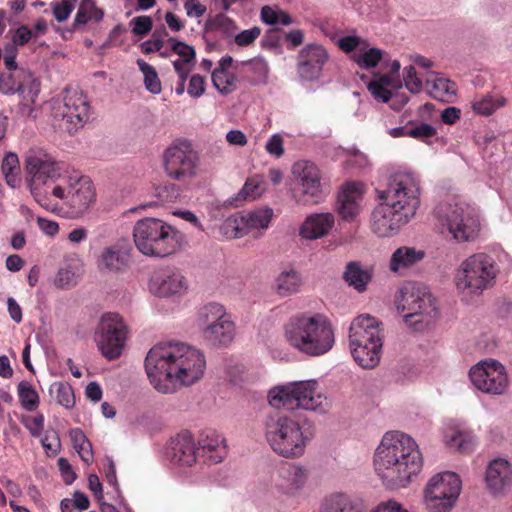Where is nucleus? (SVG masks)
<instances>
[{"instance_id": "nucleus-43", "label": "nucleus", "mask_w": 512, "mask_h": 512, "mask_svg": "<svg viewBox=\"0 0 512 512\" xmlns=\"http://www.w3.org/2000/svg\"><path fill=\"white\" fill-rule=\"evenodd\" d=\"M320 512H363V506L352 496L336 493L326 499Z\"/></svg>"}, {"instance_id": "nucleus-52", "label": "nucleus", "mask_w": 512, "mask_h": 512, "mask_svg": "<svg viewBox=\"0 0 512 512\" xmlns=\"http://www.w3.org/2000/svg\"><path fill=\"white\" fill-rule=\"evenodd\" d=\"M211 78L214 88L223 95H228L236 90L237 76L228 70L215 69Z\"/></svg>"}, {"instance_id": "nucleus-16", "label": "nucleus", "mask_w": 512, "mask_h": 512, "mask_svg": "<svg viewBox=\"0 0 512 512\" xmlns=\"http://www.w3.org/2000/svg\"><path fill=\"white\" fill-rule=\"evenodd\" d=\"M0 91L10 95L19 93L21 103L19 111L22 116L34 118L35 102L40 92V83L26 70L9 72L0 76Z\"/></svg>"}, {"instance_id": "nucleus-54", "label": "nucleus", "mask_w": 512, "mask_h": 512, "mask_svg": "<svg viewBox=\"0 0 512 512\" xmlns=\"http://www.w3.org/2000/svg\"><path fill=\"white\" fill-rule=\"evenodd\" d=\"M137 65L143 73L146 89L153 94H159L162 91V85L155 68L142 59L137 60Z\"/></svg>"}, {"instance_id": "nucleus-19", "label": "nucleus", "mask_w": 512, "mask_h": 512, "mask_svg": "<svg viewBox=\"0 0 512 512\" xmlns=\"http://www.w3.org/2000/svg\"><path fill=\"white\" fill-rule=\"evenodd\" d=\"M329 60L326 48L318 43L304 46L298 56V74L306 81H313L320 77L324 65Z\"/></svg>"}, {"instance_id": "nucleus-64", "label": "nucleus", "mask_w": 512, "mask_h": 512, "mask_svg": "<svg viewBox=\"0 0 512 512\" xmlns=\"http://www.w3.org/2000/svg\"><path fill=\"white\" fill-rule=\"evenodd\" d=\"M206 91L205 80L202 76L195 74L189 79L187 93L192 98H200Z\"/></svg>"}, {"instance_id": "nucleus-42", "label": "nucleus", "mask_w": 512, "mask_h": 512, "mask_svg": "<svg viewBox=\"0 0 512 512\" xmlns=\"http://www.w3.org/2000/svg\"><path fill=\"white\" fill-rule=\"evenodd\" d=\"M204 455H206L211 462L219 463L227 455L226 440L220 434L211 432L205 435L199 442Z\"/></svg>"}, {"instance_id": "nucleus-40", "label": "nucleus", "mask_w": 512, "mask_h": 512, "mask_svg": "<svg viewBox=\"0 0 512 512\" xmlns=\"http://www.w3.org/2000/svg\"><path fill=\"white\" fill-rule=\"evenodd\" d=\"M350 351L353 356L355 362L365 369H373L375 368L381 359L382 352V342L370 344V343H360V351L363 355L358 354L359 348L356 345H349Z\"/></svg>"}, {"instance_id": "nucleus-47", "label": "nucleus", "mask_w": 512, "mask_h": 512, "mask_svg": "<svg viewBox=\"0 0 512 512\" xmlns=\"http://www.w3.org/2000/svg\"><path fill=\"white\" fill-rule=\"evenodd\" d=\"M49 395L58 405L65 409H72L75 406L74 389L68 382H53L49 387Z\"/></svg>"}, {"instance_id": "nucleus-10", "label": "nucleus", "mask_w": 512, "mask_h": 512, "mask_svg": "<svg viewBox=\"0 0 512 512\" xmlns=\"http://www.w3.org/2000/svg\"><path fill=\"white\" fill-rule=\"evenodd\" d=\"M291 174L294 190L301 201L310 204L321 203L329 193V182L317 164L309 160L296 161Z\"/></svg>"}, {"instance_id": "nucleus-22", "label": "nucleus", "mask_w": 512, "mask_h": 512, "mask_svg": "<svg viewBox=\"0 0 512 512\" xmlns=\"http://www.w3.org/2000/svg\"><path fill=\"white\" fill-rule=\"evenodd\" d=\"M409 222V219L382 201L371 215L372 231L379 237H392Z\"/></svg>"}, {"instance_id": "nucleus-15", "label": "nucleus", "mask_w": 512, "mask_h": 512, "mask_svg": "<svg viewBox=\"0 0 512 512\" xmlns=\"http://www.w3.org/2000/svg\"><path fill=\"white\" fill-rule=\"evenodd\" d=\"M127 336V326L120 315L116 313L102 315L95 332V342L106 359L115 360L121 356Z\"/></svg>"}, {"instance_id": "nucleus-58", "label": "nucleus", "mask_w": 512, "mask_h": 512, "mask_svg": "<svg viewBox=\"0 0 512 512\" xmlns=\"http://www.w3.org/2000/svg\"><path fill=\"white\" fill-rule=\"evenodd\" d=\"M404 84L406 88L413 94H418L423 89V81L418 77L415 67L409 65L404 68Z\"/></svg>"}, {"instance_id": "nucleus-53", "label": "nucleus", "mask_w": 512, "mask_h": 512, "mask_svg": "<svg viewBox=\"0 0 512 512\" xmlns=\"http://www.w3.org/2000/svg\"><path fill=\"white\" fill-rule=\"evenodd\" d=\"M18 398L21 406L27 411H34L39 405V395L32 384L21 381L17 386Z\"/></svg>"}, {"instance_id": "nucleus-7", "label": "nucleus", "mask_w": 512, "mask_h": 512, "mask_svg": "<svg viewBox=\"0 0 512 512\" xmlns=\"http://www.w3.org/2000/svg\"><path fill=\"white\" fill-rule=\"evenodd\" d=\"M133 240L138 251L150 257H167L180 251L183 236L172 226L157 218H144L133 228Z\"/></svg>"}, {"instance_id": "nucleus-32", "label": "nucleus", "mask_w": 512, "mask_h": 512, "mask_svg": "<svg viewBox=\"0 0 512 512\" xmlns=\"http://www.w3.org/2000/svg\"><path fill=\"white\" fill-rule=\"evenodd\" d=\"M303 284L301 273L293 267H287L274 277L272 289L280 297H290L300 293Z\"/></svg>"}, {"instance_id": "nucleus-51", "label": "nucleus", "mask_w": 512, "mask_h": 512, "mask_svg": "<svg viewBox=\"0 0 512 512\" xmlns=\"http://www.w3.org/2000/svg\"><path fill=\"white\" fill-rule=\"evenodd\" d=\"M266 190V182L263 176L255 175L248 178L239 191L236 201L255 200Z\"/></svg>"}, {"instance_id": "nucleus-35", "label": "nucleus", "mask_w": 512, "mask_h": 512, "mask_svg": "<svg viewBox=\"0 0 512 512\" xmlns=\"http://www.w3.org/2000/svg\"><path fill=\"white\" fill-rule=\"evenodd\" d=\"M443 442L452 451L470 453L477 445V438L469 430L447 426L443 431Z\"/></svg>"}, {"instance_id": "nucleus-59", "label": "nucleus", "mask_w": 512, "mask_h": 512, "mask_svg": "<svg viewBox=\"0 0 512 512\" xmlns=\"http://www.w3.org/2000/svg\"><path fill=\"white\" fill-rule=\"evenodd\" d=\"M435 135L436 129L428 123H420L419 125L411 127L408 132V137L415 138L426 143Z\"/></svg>"}, {"instance_id": "nucleus-45", "label": "nucleus", "mask_w": 512, "mask_h": 512, "mask_svg": "<svg viewBox=\"0 0 512 512\" xmlns=\"http://www.w3.org/2000/svg\"><path fill=\"white\" fill-rule=\"evenodd\" d=\"M345 281L349 286L356 289L358 292H364L367 289L368 283L371 281V272L364 269L358 262H350L346 266L343 275Z\"/></svg>"}, {"instance_id": "nucleus-24", "label": "nucleus", "mask_w": 512, "mask_h": 512, "mask_svg": "<svg viewBox=\"0 0 512 512\" xmlns=\"http://www.w3.org/2000/svg\"><path fill=\"white\" fill-rule=\"evenodd\" d=\"M197 447L193 436L189 432H182L171 439L166 456L170 462L178 467H191L197 461Z\"/></svg>"}, {"instance_id": "nucleus-6", "label": "nucleus", "mask_w": 512, "mask_h": 512, "mask_svg": "<svg viewBox=\"0 0 512 512\" xmlns=\"http://www.w3.org/2000/svg\"><path fill=\"white\" fill-rule=\"evenodd\" d=\"M268 402L276 409L324 412L330 406L326 393L316 379L293 381L273 387Z\"/></svg>"}, {"instance_id": "nucleus-2", "label": "nucleus", "mask_w": 512, "mask_h": 512, "mask_svg": "<svg viewBox=\"0 0 512 512\" xmlns=\"http://www.w3.org/2000/svg\"><path fill=\"white\" fill-rule=\"evenodd\" d=\"M376 475L388 489L408 487L423 467V457L416 441L409 435L387 432L374 453Z\"/></svg>"}, {"instance_id": "nucleus-30", "label": "nucleus", "mask_w": 512, "mask_h": 512, "mask_svg": "<svg viewBox=\"0 0 512 512\" xmlns=\"http://www.w3.org/2000/svg\"><path fill=\"white\" fill-rule=\"evenodd\" d=\"M308 481V472L301 466L291 467L276 484V491L281 497H300Z\"/></svg>"}, {"instance_id": "nucleus-11", "label": "nucleus", "mask_w": 512, "mask_h": 512, "mask_svg": "<svg viewBox=\"0 0 512 512\" xmlns=\"http://www.w3.org/2000/svg\"><path fill=\"white\" fill-rule=\"evenodd\" d=\"M460 477L451 471L435 474L424 489V505L429 512H449L461 493Z\"/></svg>"}, {"instance_id": "nucleus-20", "label": "nucleus", "mask_w": 512, "mask_h": 512, "mask_svg": "<svg viewBox=\"0 0 512 512\" xmlns=\"http://www.w3.org/2000/svg\"><path fill=\"white\" fill-rule=\"evenodd\" d=\"M187 289L188 280L181 271L174 268L166 267L156 271L149 281V290L159 297L180 295Z\"/></svg>"}, {"instance_id": "nucleus-46", "label": "nucleus", "mask_w": 512, "mask_h": 512, "mask_svg": "<svg viewBox=\"0 0 512 512\" xmlns=\"http://www.w3.org/2000/svg\"><path fill=\"white\" fill-rule=\"evenodd\" d=\"M384 50L370 43L368 40L359 53L352 56V61L361 69L375 68L384 57Z\"/></svg>"}, {"instance_id": "nucleus-33", "label": "nucleus", "mask_w": 512, "mask_h": 512, "mask_svg": "<svg viewBox=\"0 0 512 512\" xmlns=\"http://www.w3.org/2000/svg\"><path fill=\"white\" fill-rule=\"evenodd\" d=\"M274 212L270 207L259 208L243 213L241 225L246 235L251 234L254 237L262 236L273 219Z\"/></svg>"}, {"instance_id": "nucleus-49", "label": "nucleus", "mask_w": 512, "mask_h": 512, "mask_svg": "<svg viewBox=\"0 0 512 512\" xmlns=\"http://www.w3.org/2000/svg\"><path fill=\"white\" fill-rule=\"evenodd\" d=\"M69 436L71 438L73 447L77 451L81 460L85 464L90 465L94 459L92 445L83 431L79 428H72L69 431Z\"/></svg>"}, {"instance_id": "nucleus-61", "label": "nucleus", "mask_w": 512, "mask_h": 512, "mask_svg": "<svg viewBox=\"0 0 512 512\" xmlns=\"http://www.w3.org/2000/svg\"><path fill=\"white\" fill-rule=\"evenodd\" d=\"M23 425L33 437H41L44 430V416L42 414L26 416L22 419Z\"/></svg>"}, {"instance_id": "nucleus-26", "label": "nucleus", "mask_w": 512, "mask_h": 512, "mask_svg": "<svg viewBox=\"0 0 512 512\" xmlns=\"http://www.w3.org/2000/svg\"><path fill=\"white\" fill-rule=\"evenodd\" d=\"M95 202V187L88 177L82 176L64 204L70 208L74 216H82L92 208Z\"/></svg>"}, {"instance_id": "nucleus-18", "label": "nucleus", "mask_w": 512, "mask_h": 512, "mask_svg": "<svg viewBox=\"0 0 512 512\" xmlns=\"http://www.w3.org/2000/svg\"><path fill=\"white\" fill-rule=\"evenodd\" d=\"M469 378L475 388L490 395L504 394L509 385L504 365L490 358L473 365L469 371Z\"/></svg>"}, {"instance_id": "nucleus-12", "label": "nucleus", "mask_w": 512, "mask_h": 512, "mask_svg": "<svg viewBox=\"0 0 512 512\" xmlns=\"http://www.w3.org/2000/svg\"><path fill=\"white\" fill-rule=\"evenodd\" d=\"M397 309L406 319L420 316V322L430 324L437 316L436 299L429 288L421 283L403 285L396 297Z\"/></svg>"}, {"instance_id": "nucleus-31", "label": "nucleus", "mask_w": 512, "mask_h": 512, "mask_svg": "<svg viewBox=\"0 0 512 512\" xmlns=\"http://www.w3.org/2000/svg\"><path fill=\"white\" fill-rule=\"evenodd\" d=\"M82 176L83 175L66 163L59 176L50 181L49 185H46L47 193L51 197L65 203Z\"/></svg>"}, {"instance_id": "nucleus-25", "label": "nucleus", "mask_w": 512, "mask_h": 512, "mask_svg": "<svg viewBox=\"0 0 512 512\" xmlns=\"http://www.w3.org/2000/svg\"><path fill=\"white\" fill-rule=\"evenodd\" d=\"M400 87V80L392 75H376L368 84V90L376 100L383 103L392 100L393 108H397L396 104L403 106L408 102V97L406 95H393L392 90Z\"/></svg>"}, {"instance_id": "nucleus-57", "label": "nucleus", "mask_w": 512, "mask_h": 512, "mask_svg": "<svg viewBox=\"0 0 512 512\" xmlns=\"http://www.w3.org/2000/svg\"><path fill=\"white\" fill-rule=\"evenodd\" d=\"M78 0H60L52 3V13L58 22L66 21L74 10Z\"/></svg>"}, {"instance_id": "nucleus-28", "label": "nucleus", "mask_w": 512, "mask_h": 512, "mask_svg": "<svg viewBox=\"0 0 512 512\" xmlns=\"http://www.w3.org/2000/svg\"><path fill=\"white\" fill-rule=\"evenodd\" d=\"M335 224L331 212L308 214L299 226V236L305 240H317L329 234Z\"/></svg>"}, {"instance_id": "nucleus-55", "label": "nucleus", "mask_w": 512, "mask_h": 512, "mask_svg": "<svg viewBox=\"0 0 512 512\" xmlns=\"http://www.w3.org/2000/svg\"><path fill=\"white\" fill-rule=\"evenodd\" d=\"M79 274L71 266L59 269L55 278L54 285L58 288H71L77 284Z\"/></svg>"}, {"instance_id": "nucleus-23", "label": "nucleus", "mask_w": 512, "mask_h": 512, "mask_svg": "<svg viewBox=\"0 0 512 512\" xmlns=\"http://www.w3.org/2000/svg\"><path fill=\"white\" fill-rule=\"evenodd\" d=\"M383 343L382 323L369 314L356 317L349 328V345H356L359 349L360 343ZM360 351V350H358ZM358 354L363 355L362 352Z\"/></svg>"}, {"instance_id": "nucleus-38", "label": "nucleus", "mask_w": 512, "mask_h": 512, "mask_svg": "<svg viewBox=\"0 0 512 512\" xmlns=\"http://www.w3.org/2000/svg\"><path fill=\"white\" fill-rule=\"evenodd\" d=\"M425 83L430 96L439 101H450L457 93L456 84L438 73H428Z\"/></svg>"}, {"instance_id": "nucleus-29", "label": "nucleus", "mask_w": 512, "mask_h": 512, "mask_svg": "<svg viewBox=\"0 0 512 512\" xmlns=\"http://www.w3.org/2000/svg\"><path fill=\"white\" fill-rule=\"evenodd\" d=\"M425 251L413 246H400L389 260V270L398 276L407 275L425 257Z\"/></svg>"}, {"instance_id": "nucleus-4", "label": "nucleus", "mask_w": 512, "mask_h": 512, "mask_svg": "<svg viewBox=\"0 0 512 512\" xmlns=\"http://www.w3.org/2000/svg\"><path fill=\"white\" fill-rule=\"evenodd\" d=\"M435 217L441 233L458 244L471 243L480 237V210L462 197L454 196L439 203Z\"/></svg>"}, {"instance_id": "nucleus-60", "label": "nucleus", "mask_w": 512, "mask_h": 512, "mask_svg": "<svg viewBox=\"0 0 512 512\" xmlns=\"http://www.w3.org/2000/svg\"><path fill=\"white\" fill-rule=\"evenodd\" d=\"M249 66L254 73L253 84H264L267 82L269 66L265 60L255 59L249 63Z\"/></svg>"}, {"instance_id": "nucleus-39", "label": "nucleus", "mask_w": 512, "mask_h": 512, "mask_svg": "<svg viewBox=\"0 0 512 512\" xmlns=\"http://www.w3.org/2000/svg\"><path fill=\"white\" fill-rule=\"evenodd\" d=\"M216 326H211L207 330L200 332L204 341L214 345L222 346L231 343L235 337V324L231 315L225 320L220 321Z\"/></svg>"}, {"instance_id": "nucleus-1", "label": "nucleus", "mask_w": 512, "mask_h": 512, "mask_svg": "<svg viewBox=\"0 0 512 512\" xmlns=\"http://www.w3.org/2000/svg\"><path fill=\"white\" fill-rule=\"evenodd\" d=\"M206 370L204 353L183 342H160L148 351L145 372L152 387L173 394L202 379Z\"/></svg>"}, {"instance_id": "nucleus-17", "label": "nucleus", "mask_w": 512, "mask_h": 512, "mask_svg": "<svg viewBox=\"0 0 512 512\" xmlns=\"http://www.w3.org/2000/svg\"><path fill=\"white\" fill-rule=\"evenodd\" d=\"M90 105L86 95L78 89H67L62 103L53 109V116L59 127L74 133L88 119Z\"/></svg>"}, {"instance_id": "nucleus-5", "label": "nucleus", "mask_w": 512, "mask_h": 512, "mask_svg": "<svg viewBox=\"0 0 512 512\" xmlns=\"http://www.w3.org/2000/svg\"><path fill=\"white\" fill-rule=\"evenodd\" d=\"M500 268L488 253L476 252L465 257L456 267L453 283L457 294L465 302L481 297L496 284Z\"/></svg>"}, {"instance_id": "nucleus-48", "label": "nucleus", "mask_w": 512, "mask_h": 512, "mask_svg": "<svg viewBox=\"0 0 512 512\" xmlns=\"http://www.w3.org/2000/svg\"><path fill=\"white\" fill-rule=\"evenodd\" d=\"M103 15V11L96 6L95 0H81L73 25L78 28L90 22H99Z\"/></svg>"}, {"instance_id": "nucleus-3", "label": "nucleus", "mask_w": 512, "mask_h": 512, "mask_svg": "<svg viewBox=\"0 0 512 512\" xmlns=\"http://www.w3.org/2000/svg\"><path fill=\"white\" fill-rule=\"evenodd\" d=\"M285 342L308 357L327 354L335 345V329L323 313L304 311L290 316L282 326Z\"/></svg>"}, {"instance_id": "nucleus-37", "label": "nucleus", "mask_w": 512, "mask_h": 512, "mask_svg": "<svg viewBox=\"0 0 512 512\" xmlns=\"http://www.w3.org/2000/svg\"><path fill=\"white\" fill-rule=\"evenodd\" d=\"M172 51L178 58L172 61V65L179 78H188L195 67L196 52L195 49L185 42L170 39Z\"/></svg>"}, {"instance_id": "nucleus-50", "label": "nucleus", "mask_w": 512, "mask_h": 512, "mask_svg": "<svg viewBox=\"0 0 512 512\" xmlns=\"http://www.w3.org/2000/svg\"><path fill=\"white\" fill-rule=\"evenodd\" d=\"M260 18L263 23L269 26H289L294 23L293 18L277 6H263Z\"/></svg>"}, {"instance_id": "nucleus-62", "label": "nucleus", "mask_w": 512, "mask_h": 512, "mask_svg": "<svg viewBox=\"0 0 512 512\" xmlns=\"http://www.w3.org/2000/svg\"><path fill=\"white\" fill-rule=\"evenodd\" d=\"M260 35L261 29L255 26L237 33L234 37V41L238 46L246 47L253 44Z\"/></svg>"}, {"instance_id": "nucleus-9", "label": "nucleus", "mask_w": 512, "mask_h": 512, "mask_svg": "<svg viewBox=\"0 0 512 512\" xmlns=\"http://www.w3.org/2000/svg\"><path fill=\"white\" fill-rule=\"evenodd\" d=\"M378 198L412 221L420 207V182L411 172H396L387 179L386 187L377 190Z\"/></svg>"}, {"instance_id": "nucleus-14", "label": "nucleus", "mask_w": 512, "mask_h": 512, "mask_svg": "<svg viewBox=\"0 0 512 512\" xmlns=\"http://www.w3.org/2000/svg\"><path fill=\"white\" fill-rule=\"evenodd\" d=\"M25 171L29 177L31 193L37 197L39 185H49V182L59 176L66 162L58 159L53 153L42 147H31L24 156Z\"/></svg>"}, {"instance_id": "nucleus-44", "label": "nucleus", "mask_w": 512, "mask_h": 512, "mask_svg": "<svg viewBox=\"0 0 512 512\" xmlns=\"http://www.w3.org/2000/svg\"><path fill=\"white\" fill-rule=\"evenodd\" d=\"M506 104L507 100L503 95L499 93H489L476 97L471 102V108L478 115L490 116Z\"/></svg>"}, {"instance_id": "nucleus-8", "label": "nucleus", "mask_w": 512, "mask_h": 512, "mask_svg": "<svg viewBox=\"0 0 512 512\" xmlns=\"http://www.w3.org/2000/svg\"><path fill=\"white\" fill-rule=\"evenodd\" d=\"M265 438L277 455L294 459L304 455L313 434L295 419L282 416L266 424Z\"/></svg>"}, {"instance_id": "nucleus-21", "label": "nucleus", "mask_w": 512, "mask_h": 512, "mask_svg": "<svg viewBox=\"0 0 512 512\" xmlns=\"http://www.w3.org/2000/svg\"><path fill=\"white\" fill-rule=\"evenodd\" d=\"M485 485L493 496H504L512 488V463L502 457L492 459L486 468Z\"/></svg>"}, {"instance_id": "nucleus-36", "label": "nucleus", "mask_w": 512, "mask_h": 512, "mask_svg": "<svg viewBox=\"0 0 512 512\" xmlns=\"http://www.w3.org/2000/svg\"><path fill=\"white\" fill-rule=\"evenodd\" d=\"M326 36L334 43V45L344 54L352 56L359 53L364 48L368 39L358 32L357 29L351 28L334 34L326 33Z\"/></svg>"}, {"instance_id": "nucleus-13", "label": "nucleus", "mask_w": 512, "mask_h": 512, "mask_svg": "<svg viewBox=\"0 0 512 512\" xmlns=\"http://www.w3.org/2000/svg\"><path fill=\"white\" fill-rule=\"evenodd\" d=\"M200 159L192 145L179 141L169 146L163 153V169L171 180L188 183L199 170Z\"/></svg>"}, {"instance_id": "nucleus-56", "label": "nucleus", "mask_w": 512, "mask_h": 512, "mask_svg": "<svg viewBox=\"0 0 512 512\" xmlns=\"http://www.w3.org/2000/svg\"><path fill=\"white\" fill-rule=\"evenodd\" d=\"M220 232L228 239L241 238L246 235L241 225V217L239 219L227 218L224 220L220 226Z\"/></svg>"}, {"instance_id": "nucleus-27", "label": "nucleus", "mask_w": 512, "mask_h": 512, "mask_svg": "<svg viewBox=\"0 0 512 512\" xmlns=\"http://www.w3.org/2000/svg\"><path fill=\"white\" fill-rule=\"evenodd\" d=\"M364 185L359 182H348L342 186L338 194V212L346 221L353 220L361 210Z\"/></svg>"}, {"instance_id": "nucleus-34", "label": "nucleus", "mask_w": 512, "mask_h": 512, "mask_svg": "<svg viewBox=\"0 0 512 512\" xmlns=\"http://www.w3.org/2000/svg\"><path fill=\"white\" fill-rule=\"evenodd\" d=\"M129 262V253L120 246L114 245L102 250L97 258V268L104 273H119Z\"/></svg>"}, {"instance_id": "nucleus-41", "label": "nucleus", "mask_w": 512, "mask_h": 512, "mask_svg": "<svg viewBox=\"0 0 512 512\" xmlns=\"http://www.w3.org/2000/svg\"><path fill=\"white\" fill-rule=\"evenodd\" d=\"M229 316L230 314L222 304L210 302L199 309L197 325L200 332H203L211 326L218 325V323H221L220 321L225 320Z\"/></svg>"}, {"instance_id": "nucleus-63", "label": "nucleus", "mask_w": 512, "mask_h": 512, "mask_svg": "<svg viewBox=\"0 0 512 512\" xmlns=\"http://www.w3.org/2000/svg\"><path fill=\"white\" fill-rule=\"evenodd\" d=\"M130 26L133 34L143 36L152 29L153 22L149 16H137L130 21Z\"/></svg>"}]
</instances>
